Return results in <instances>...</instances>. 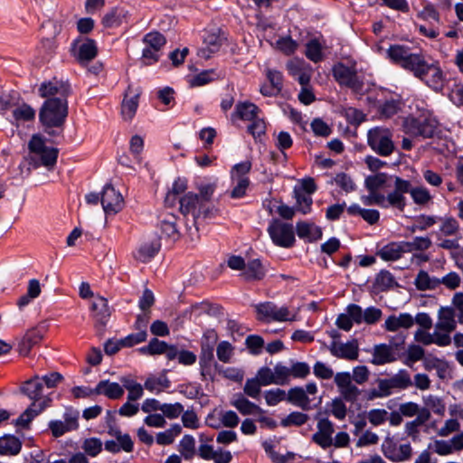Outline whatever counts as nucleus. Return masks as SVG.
<instances>
[{"label": "nucleus", "instance_id": "13", "mask_svg": "<svg viewBox=\"0 0 463 463\" xmlns=\"http://www.w3.org/2000/svg\"><path fill=\"white\" fill-rule=\"evenodd\" d=\"M267 275V269L263 266L260 259L250 260L241 273V277L246 282H256L264 279Z\"/></svg>", "mask_w": 463, "mask_h": 463}, {"label": "nucleus", "instance_id": "46", "mask_svg": "<svg viewBox=\"0 0 463 463\" xmlns=\"http://www.w3.org/2000/svg\"><path fill=\"white\" fill-rule=\"evenodd\" d=\"M431 246V241L429 237L416 236L412 241H405L404 247L407 252L413 250H425Z\"/></svg>", "mask_w": 463, "mask_h": 463}, {"label": "nucleus", "instance_id": "15", "mask_svg": "<svg viewBox=\"0 0 463 463\" xmlns=\"http://www.w3.org/2000/svg\"><path fill=\"white\" fill-rule=\"evenodd\" d=\"M260 109L257 105L250 101H240L235 105V109L231 115L232 121L241 119L251 121L258 117Z\"/></svg>", "mask_w": 463, "mask_h": 463}, {"label": "nucleus", "instance_id": "4", "mask_svg": "<svg viewBox=\"0 0 463 463\" xmlns=\"http://www.w3.org/2000/svg\"><path fill=\"white\" fill-rule=\"evenodd\" d=\"M439 127V120L431 115L411 116L403 121L404 132L413 137L433 138L439 137V134L441 133Z\"/></svg>", "mask_w": 463, "mask_h": 463}, {"label": "nucleus", "instance_id": "49", "mask_svg": "<svg viewBox=\"0 0 463 463\" xmlns=\"http://www.w3.org/2000/svg\"><path fill=\"white\" fill-rule=\"evenodd\" d=\"M80 411L71 406L66 407L63 413L64 424L70 429L71 431L79 429Z\"/></svg>", "mask_w": 463, "mask_h": 463}, {"label": "nucleus", "instance_id": "25", "mask_svg": "<svg viewBox=\"0 0 463 463\" xmlns=\"http://www.w3.org/2000/svg\"><path fill=\"white\" fill-rule=\"evenodd\" d=\"M396 356L394 355L391 345L386 344H379L374 346L372 364L375 365H383L388 363H392L396 361Z\"/></svg>", "mask_w": 463, "mask_h": 463}, {"label": "nucleus", "instance_id": "24", "mask_svg": "<svg viewBox=\"0 0 463 463\" xmlns=\"http://www.w3.org/2000/svg\"><path fill=\"white\" fill-rule=\"evenodd\" d=\"M437 328L450 333L456 329L455 310L450 307H442L439 311V322Z\"/></svg>", "mask_w": 463, "mask_h": 463}, {"label": "nucleus", "instance_id": "55", "mask_svg": "<svg viewBox=\"0 0 463 463\" xmlns=\"http://www.w3.org/2000/svg\"><path fill=\"white\" fill-rule=\"evenodd\" d=\"M82 449L87 455L96 457L102 450V442L98 438H89L84 440Z\"/></svg>", "mask_w": 463, "mask_h": 463}, {"label": "nucleus", "instance_id": "3", "mask_svg": "<svg viewBox=\"0 0 463 463\" xmlns=\"http://www.w3.org/2000/svg\"><path fill=\"white\" fill-rule=\"evenodd\" d=\"M68 109V99H47L39 109V122L47 128L64 127Z\"/></svg>", "mask_w": 463, "mask_h": 463}, {"label": "nucleus", "instance_id": "18", "mask_svg": "<svg viewBox=\"0 0 463 463\" xmlns=\"http://www.w3.org/2000/svg\"><path fill=\"white\" fill-rule=\"evenodd\" d=\"M177 217L174 214H166L159 219L158 226L161 231V238L165 237L173 241L179 239L180 233L176 226Z\"/></svg>", "mask_w": 463, "mask_h": 463}, {"label": "nucleus", "instance_id": "63", "mask_svg": "<svg viewBox=\"0 0 463 463\" xmlns=\"http://www.w3.org/2000/svg\"><path fill=\"white\" fill-rule=\"evenodd\" d=\"M291 375L290 368L278 363L274 367V377L276 384L285 385L288 383V378Z\"/></svg>", "mask_w": 463, "mask_h": 463}, {"label": "nucleus", "instance_id": "48", "mask_svg": "<svg viewBox=\"0 0 463 463\" xmlns=\"http://www.w3.org/2000/svg\"><path fill=\"white\" fill-rule=\"evenodd\" d=\"M139 95L136 94L129 99H124L122 102V114L128 119H132L138 107Z\"/></svg>", "mask_w": 463, "mask_h": 463}, {"label": "nucleus", "instance_id": "53", "mask_svg": "<svg viewBox=\"0 0 463 463\" xmlns=\"http://www.w3.org/2000/svg\"><path fill=\"white\" fill-rule=\"evenodd\" d=\"M147 333H141L137 331V333H131L127 336L120 339L121 345H124L125 348L133 347L138 344L144 343L147 339Z\"/></svg>", "mask_w": 463, "mask_h": 463}, {"label": "nucleus", "instance_id": "10", "mask_svg": "<svg viewBox=\"0 0 463 463\" xmlns=\"http://www.w3.org/2000/svg\"><path fill=\"white\" fill-rule=\"evenodd\" d=\"M226 41L225 33L221 28L205 30L203 35L204 47L199 50V55L205 59L211 58L213 54L220 51Z\"/></svg>", "mask_w": 463, "mask_h": 463}, {"label": "nucleus", "instance_id": "5", "mask_svg": "<svg viewBox=\"0 0 463 463\" xmlns=\"http://www.w3.org/2000/svg\"><path fill=\"white\" fill-rule=\"evenodd\" d=\"M332 76L340 87H345L354 94H364V78L358 75L355 66H348L337 61L332 66Z\"/></svg>", "mask_w": 463, "mask_h": 463}, {"label": "nucleus", "instance_id": "50", "mask_svg": "<svg viewBox=\"0 0 463 463\" xmlns=\"http://www.w3.org/2000/svg\"><path fill=\"white\" fill-rule=\"evenodd\" d=\"M251 167L252 164L250 160L235 164L231 170L232 179L249 178L247 175L250 172Z\"/></svg>", "mask_w": 463, "mask_h": 463}, {"label": "nucleus", "instance_id": "44", "mask_svg": "<svg viewBox=\"0 0 463 463\" xmlns=\"http://www.w3.org/2000/svg\"><path fill=\"white\" fill-rule=\"evenodd\" d=\"M13 117L17 121H32L35 118V110L30 105L23 103L13 110Z\"/></svg>", "mask_w": 463, "mask_h": 463}, {"label": "nucleus", "instance_id": "59", "mask_svg": "<svg viewBox=\"0 0 463 463\" xmlns=\"http://www.w3.org/2000/svg\"><path fill=\"white\" fill-rule=\"evenodd\" d=\"M311 129L317 137H327L331 135V128L320 118H316L310 124Z\"/></svg>", "mask_w": 463, "mask_h": 463}, {"label": "nucleus", "instance_id": "7", "mask_svg": "<svg viewBox=\"0 0 463 463\" xmlns=\"http://www.w3.org/2000/svg\"><path fill=\"white\" fill-rule=\"evenodd\" d=\"M392 135L388 128L376 127L367 133V144L376 154L388 156L394 151Z\"/></svg>", "mask_w": 463, "mask_h": 463}, {"label": "nucleus", "instance_id": "6", "mask_svg": "<svg viewBox=\"0 0 463 463\" xmlns=\"http://www.w3.org/2000/svg\"><path fill=\"white\" fill-rule=\"evenodd\" d=\"M267 232L276 246L289 249L295 244V232L291 223L273 218L269 223Z\"/></svg>", "mask_w": 463, "mask_h": 463}, {"label": "nucleus", "instance_id": "52", "mask_svg": "<svg viewBox=\"0 0 463 463\" xmlns=\"http://www.w3.org/2000/svg\"><path fill=\"white\" fill-rule=\"evenodd\" d=\"M392 383L394 388L405 390L412 384L409 373L401 369L398 373L391 377Z\"/></svg>", "mask_w": 463, "mask_h": 463}, {"label": "nucleus", "instance_id": "20", "mask_svg": "<svg viewBox=\"0 0 463 463\" xmlns=\"http://www.w3.org/2000/svg\"><path fill=\"white\" fill-rule=\"evenodd\" d=\"M23 448V442L19 438L13 434H5L0 437V455L16 456Z\"/></svg>", "mask_w": 463, "mask_h": 463}, {"label": "nucleus", "instance_id": "11", "mask_svg": "<svg viewBox=\"0 0 463 463\" xmlns=\"http://www.w3.org/2000/svg\"><path fill=\"white\" fill-rule=\"evenodd\" d=\"M100 203L106 215H114L124 207V199L111 184H106L100 193Z\"/></svg>", "mask_w": 463, "mask_h": 463}, {"label": "nucleus", "instance_id": "62", "mask_svg": "<svg viewBox=\"0 0 463 463\" xmlns=\"http://www.w3.org/2000/svg\"><path fill=\"white\" fill-rule=\"evenodd\" d=\"M163 416L168 419H176L184 411V406L180 402L164 403L161 406Z\"/></svg>", "mask_w": 463, "mask_h": 463}, {"label": "nucleus", "instance_id": "37", "mask_svg": "<svg viewBox=\"0 0 463 463\" xmlns=\"http://www.w3.org/2000/svg\"><path fill=\"white\" fill-rule=\"evenodd\" d=\"M179 451L185 460H190L195 454V439L192 435H184L179 443Z\"/></svg>", "mask_w": 463, "mask_h": 463}, {"label": "nucleus", "instance_id": "35", "mask_svg": "<svg viewBox=\"0 0 463 463\" xmlns=\"http://www.w3.org/2000/svg\"><path fill=\"white\" fill-rule=\"evenodd\" d=\"M146 47L159 52L166 44V38L159 32H150L143 38Z\"/></svg>", "mask_w": 463, "mask_h": 463}, {"label": "nucleus", "instance_id": "43", "mask_svg": "<svg viewBox=\"0 0 463 463\" xmlns=\"http://www.w3.org/2000/svg\"><path fill=\"white\" fill-rule=\"evenodd\" d=\"M296 198V209L302 214L310 213L312 211L313 199L310 195H305L301 192L294 190Z\"/></svg>", "mask_w": 463, "mask_h": 463}, {"label": "nucleus", "instance_id": "64", "mask_svg": "<svg viewBox=\"0 0 463 463\" xmlns=\"http://www.w3.org/2000/svg\"><path fill=\"white\" fill-rule=\"evenodd\" d=\"M315 376L321 380H329L334 375L333 369L321 361H317L313 366Z\"/></svg>", "mask_w": 463, "mask_h": 463}, {"label": "nucleus", "instance_id": "60", "mask_svg": "<svg viewBox=\"0 0 463 463\" xmlns=\"http://www.w3.org/2000/svg\"><path fill=\"white\" fill-rule=\"evenodd\" d=\"M382 451L385 458L392 462H397L398 449L392 438L387 437L382 444Z\"/></svg>", "mask_w": 463, "mask_h": 463}, {"label": "nucleus", "instance_id": "14", "mask_svg": "<svg viewBox=\"0 0 463 463\" xmlns=\"http://www.w3.org/2000/svg\"><path fill=\"white\" fill-rule=\"evenodd\" d=\"M404 241H391L377 250L376 255L384 261H395L402 258L403 253H407L404 247Z\"/></svg>", "mask_w": 463, "mask_h": 463}, {"label": "nucleus", "instance_id": "26", "mask_svg": "<svg viewBox=\"0 0 463 463\" xmlns=\"http://www.w3.org/2000/svg\"><path fill=\"white\" fill-rule=\"evenodd\" d=\"M91 310L95 312L98 322L106 326L111 315L108 299L98 296L91 304Z\"/></svg>", "mask_w": 463, "mask_h": 463}, {"label": "nucleus", "instance_id": "19", "mask_svg": "<svg viewBox=\"0 0 463 463\" xmlns=\"http://www.w3.org/2000/svg\"><path fill=\"white\" fill-rule=\"evenodd\" d=\"M96 395H105L109 399L118 400L124 394V389L119 383L110 382L109 380L100 381L94 388Z\"/></svg>", "mask_w": 463, "mask_h": 463}, {"label": "nucleus", "instance_id": "56", "mask_svg": "<svg viewBox=\"0 0 463 463\" xmlns=\"http://www.w3.org/2000/svg\"><path fill=\"white\" fill-rule=\"evenodd\" d=\"M400 102L394 99L384 100L383 103L379 104L378 110L381 115L391 118L394 116L399 110Z\"/></svg>", "mask_w": 463, "mask_h": 463}, {"label": "nucleus", "instance_id": "34", "mask_svg": "<svg viewBox=\"0 0 463 463\" xmlns=\"http://www.w3.org/2000/svg\"><path fill=\"white\" fill-rule=\"evenodd\" d=\"M406 204V197L393 190L386 196L384 195V206H383V209L392 207L398 209L400 212H403Z\"/></svg>", "mask_w": 463, "mask_h": 463}, {"label": "nucleus", "instance_id": "41", "mask_svg": "<svg viewBox=\"0 0 463 463\" xmlns=\"http://www.w3.org/2000/svg\"><path fill=\"white\" fill-rule=\"evenodd\" d=\"M308 419V415L304 412L292 411L286 418L281 420L280 425L284 428L290 426L300 427L306 424Z\"/></svg>", "mask_w": 463, "mask_h": 463}, {"label": "nucleus", "instance_id": "61", "mask_svg": "<svg viewBox=\"0 0 463 463\" xmlns=\"http://www.w3.org/2000/svg\"><path fill=\"white\" fill-rule=\"evenodd\" d=\"M235 180L237 181V184L230 192V197L232 199L243 198L246 195L247 189L250 184V178H239Z\"/></svg>", "mask_w": 463, "mask_h": 463}, {"label": "nucleus", "instance_id": "57", "mask_svg": "<svg viewBox=\"0 0 463 463\" xmlns=\"http://www.w3.org/2000/svg\"><path fill=\"white\" fill-rule=\"evenodd\" d=\"M264 397L269 406H276L280 402L287 400V393L284 390L279 388L270 389L265 392Z\"/></svg>", "mask_w": 463, "mask_h": 463}, {"label": "nucleus", "instance_id": "38", "mask_svg": "<svg viewBox=\"0 0 463 463\" xmlns=\"http://www.w3.org/2000/svg\"><path fill=\"white\" fill-rule=\"evenodd\" d=\"M341 114L347 123L352 126H359L365 120V114L361 109L354 107L343 108Z\"/></svg>", "mask_w": 463, "mask_h": 463}, {"label": "nucleus", "instance_id": "1", "mask_svg": "<svg viewBox=\"0 0 463 463\" xmlns=\"http://www.w3.org/2000/svg\"><path fill=\"white\" fill-rule=\"evenodd\" d=\"M387 58L392 64L412 72L414 77L424 81L433 90L438 92L444 88L445 78L439 62H428L422 53L411 52V47L391 44L387 50Z\"/></svg>", "mask_w": 463, "mask_h": 463}, {"label": "nucleus", "instance_id": "2", "mask_svg": "<svg viewBox=\"0 0 463 463\" xmlns=\"http://www.w3.org/2000/svg\"><path fill=\"white\" fill-rule=\"evenodd\" d=\"M42 127L49 138L40 133L33 134L28 142V150L34 156H29L25 159L33 169L44 166L48 170H52L57 164L60 150L54 146H47L46 143L59 145L64 138V127Z\"/></svg>", "mask_w": 463, "mask_h": 463}, {"label": "nucleus", "instance_id": "29", "mask_svg": "<svg viewBox=\"0 0 463 463\" xmlns=\"http://www.w3.org/2000/svg\"><path fill=\"white\" fill-rule=\"evenodd\" d=\"M166 347H168L167 342L153 337L146 345L137 348V351L142 355L155 356L166 353Z\"/></svg>", "mask_w": 463, "mask_h": 463}, {"label": "nucleus", "instance_id": "42", "mask_svg": "<svg viewBox=\"0 0 463 463\" xmlns=\"http://www.w3.org/2000/svg\"><path fill=\"white\" fill-rule=\"evenodd\" d=\"M417 17L423 21L433 20L436 23H440V15L437 7L430 2L425 1L422 10L419 11Z\"/></svg>", "mask_w": 463, "mask_h": 463}, {"label": "nucleus", "instance_id": "47", "mask_svg": "<svg viewBox=\"0 0 463 463\" xmlns=\"http://www.w3.org/2000/svg\"><path fill=\"white\" fill-rule=\"evenodd\" d=\"M245 345L251 354L258 355L264 347V339L259 335H250L245 339Z\"/></svg>", "mask_w": 463, "mask_h": 463}, {"label": "nucleus", "instance_id": "30", "mask_svg": "<svg viewBox=\"0 0 463 463\" xmlns=\"http://www.w3.org/2000/svg\"><path fill=\"white\" fill-rule=\"evenodd\" d=\"M373 286L381 292H386L394 287H399V284L389 270L381 269L375 276Z\"/></svg>", "mask_w": 463, "mask_h": 463}, {"label": "nucleus", "instance_id": "33", "mask_svg": "<svg viewBox=\"0 0 463 463\" xmlns=\"http://www.w3.org/2000/svg\"><path fill=\"white\" fill-rule=\"evenodd\" d=\"M345 400H343L340 397H335L332 400V402L329 403H326V407L329 405L331 406V410H326L323 414H326L328 416L329 414L333 415L337 420H345L347 413V408L346 405L344 402Z\"/></svg>", "mask_w": 463, "mask_h": 463}, {"label": "nucleus", "instance_id": "36", "mask_svg": "<svg viewBox=\"0 0 463 463\" xmlns=\"http://www.w3.org/2000/svg\"><path fill=\"white\" fill-rule=\"evenodd\" d=\"M389 175L387 173L379 172L373 175H368L364 180L365 188L368 191H376L387 183Z\"/></svg>", "mask_w": 463, "mask_h": 463}, {"label": "nucleus", "instance_id": "28", "mask_svg": "<svg viewBox=\"0 0 463 463\" xmlns=\"http://www.w3.org/2000/svg\"><path fill=\"white\" fill-rule=\"evenodd\" d=\"M43 383L39 376H35L24 382L20 387V392L33 401L39 400L43 395Z\"/></svg>", "mask_w": 463, "mask_h": 463}, {"label": "nucleus", "instance_id": "16", "mask_svg": "<svg viewBox=\"0 0 463 463\" xmlns=\"http://www.w3.org/2000/svg\"><path fill=\"white\" fill-rule=\"evenodd\" d=\"M414 325V318L410 313H401L399 316L390 315L384 322L386 331L396 332L400 328H411Z\"/></svg>", "mask_w": 463, "mask_h": 463}, {"label": "nucleus", "instance_id": "17", "mask_svg": "<svg viewBox=\"0 0 463 463\" xmlns=\"http://www.w3.org/2000/svg\"><path fill=\"white\" fill-rule=\"evenodd\" d=\"M325 40L323 35L313 37L306 43L305 55L314 63H319L325 59L323 52Z\"/></svg>", "mask_w": 463, "mask_h": 463}, {"label": "nucleus", "instance_id": "58", "mask_svg": "<svg viewBox=\"0 0 463 463\" xmlns=\"http://www.w3.org/2000/svg\"><path fill=\"white\" fill-rule=\"evenodd\" d=\"M290 73L297 77V80L302 88H307L311 80V74L308 71H303L299 67H295L292 63L288 64Z\"/></svg>", "mask_w": 463, "mask_h": 463}, {"label": "nucleus", "instance_id": "23", "mask_svg": "<svg viewBox=\"0 0 463 463\" xmlns=\"http://www.w3.org/2000/svg\"><path fill=\"white\" fill-rule=\"evenodd\" d=\"M180 212L183 214L191 213L196 222V215L198 213L201 203L198 200L197 194L188 192L179 198Z\"/></svg>", "mask_w": 463, "mask_h": 463}, {"label": "nucleus", "instance_id": "40", "mask_svg": "<svg viewBox=\"0 0 463 463\" xmlns=\"http://www.w3.org/2000/svg\"><path fill=\"white\" fill-rule=\"evenodd\" d=\"M278 306L273 302L267 301L260 303L255 307L257 312V318L260 321H271L273 314L275 313Z\"/></svg>", "mask_w": 463, "mask_h": 463}, {"label": "nucleus", "instance_id": "45", "mask_svg": "<svg viewBox=\"0 0 463 463\" xmlns=\"http://www.w3.org/2000/svg\"><path fill=\"white\" fill-rule=\"evenodd\" d=\"M214 76H217V74L213 69L203 71L193 77L190 80V86L194 88L206 85L214 80Z\"/></svg>", "mask_w": 463, "mask_h": 463}, {"label": "nucleus", "instance_id": "9", "mask_svg": "<svg viewBox=\"0 0 463 463\" xmlns=\"http://www.w3.org/2000/svg\"><path fill=\"white\" fill-rule=\"evenodd\" d=\"M38 94L44 99H68L71 94V87L68 81L53 78L51 80H44L38 88Z\"/></svg>", "mask_w": 463, "mask_h": 463}, {"label": "nucleus", "instance_id": "12", "mask_svg": "<svg viewBox=\"0 0 463 463\" xmlns=\"http://www.w3.org/2000/svg\"><path fill=\"white\" fill-rule=\"evenodd\" d=\"M329 350L333 356L340 359L353 361L356 360L359 355V346L356 339H353L345 344H338L336 341H333Z\"/></svg>", "mask_w": 463, "mask_h": 463}, {"label": "nucleus", "instance_id": "39", "mask_svg": "<svg viewBox=\"0 0 463 463\" xmlns=\"http://www.w3.org/2000/svg\"><path fill=\"white\" fill-rule=\"evenodd\" d=\"M298 43L291 36H282L276 41V48L283 54L290 56L298 50Z\"/></svg>", "mask_w": 463, "mask_h": 463}, {"label": "nucleus", "instance_id": "27", "mask_svg": "<svg viewBox=\"0 0 463 463\" xmlns=\"http://www.w3.org/2000/svg\"><path fill=\"white\" fill-rule=\"evenodd\" d=\"M128 12L123 7L111 8L102 18L101 24L105 28L119 26L128 16Z\"/></svg>", "mask_w": 463, "mask_h": 463}, {"label": "nucleus", "instance_id": "32", "mask_svg": "<svg viewBox=\"0 0 463 463\" xmlns=\"http://www.w3.org/2000/svg\"><path fill=\"white\" fill-rule=\"evenodd\" d=\"M232 405L234 406L242 415H251L255 412H263V410L259 405L249 401L242 395L233 401Z\"/></svg>", "mask_w": 463, "mask_h": 463}, {"label": "nucleus", "instance_id": "22", "mask_svg": "<svg viewBox=\"0 0 463 463\" xmlns=\"http://www.w3.org/2000/svg\"><path fill=\"white\" fill-rule=\"evenodd\" d=\"M287 402L301 408L303 411H309L311 409L310 399L306 393L305 389L300 386L292 387L288 390Z\"/></svg>", "mask_w": 463, "mask_h": 463}, {"label": "nucleus", "instance_id": "54", "mask_svg": "<svg viewBox=\"0 0 463 463\" xmlns=\"http://www.w3.org/2000/svg\"><path fill=\"white\" fill-rule=\"evenodd\" d=\"M322 414L323 412L319 411L315 415V420H317V432L332 436L335 432L334 423L327 417H321Z\"/></svg>", "mask_w": 463, "mask_h": 463}, {"label": "nucleus", "instance_id": "8", "mask_svg": "<svg viewBox=\"0 0 463 463\" xmlns=\"http://www.w3.org/2000/svg\"><path fill=\"white\" fill-rule=\"evenodd\" d=\"M218 335L215 330H206L201 339V352L199 355V364L201 367V375L205 378L211 375L212 363L214 358L213 351L217 343Z\"/></svg>", "mask_w": 463, "mask_h": 463}, {"label": "nucleus", "instance_id": "51", "mask_svg": "<svg viewBox=\"0 0 463 463\" xmlns=\"http://www.w3.org/2000/svg\"><path fill=\"white\" fill-rule=\"evenodd\" d=\"M334 181L345 193H351L356 189V184L353 179L344 172L336 174Z\"/></svg>", "mask_w": 463, "mask_h": 463}, {"label": "nucleus", "instance_id": "31", "mask_svg": "<svg viewBox=\"0 0 463 463\" xmlns=\"http://www.w3.org/2000/svg\"><path fill=\"white\" fill-rule=\"evenodd\" d=\"M98 55V47L95 40L87 38L78 50L77 59L79 62L84 63L92 61Z\"/></svg>", "mask_w": 463, "mask_h": 463}, {"label": "nucleus", "instance_id": "21", "mask_svg": "<svg viewBox=\"0 0 463 463\" xmlns=\"http://www.w3.org/2000/svg\"><path fill=\"white\" fill-rule=\"evenodd\" d=\"M43 338V335L38 328L28 330L18 344V351L22 355H28L32 348L39 344Z\"/></svg>", "mask_w": 463, "mask_h": 463}]
</instances>
